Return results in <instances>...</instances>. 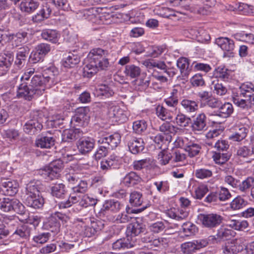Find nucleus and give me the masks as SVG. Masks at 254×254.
<instances>
[{"mask_svg": "<svg viewBox=\"0 0 254 254\" xmlns=\"http://www.w3.org/2000/svg\"><path fill=\"white\" fill-rule=\"evenodd\" d=\"M34 72V68L27 69L21 76V83L17 89V98L30 101L35 95L42 94L45 90V86L52 81L51 76H45L44 75H35L30 78Z\"/></svg>", "mask_w": 254, "mask_h": 254, "instance_id": "nucleus-1", "label": "nucleus"}, {"mask_svg": "<svg viewBox=\"0 0 254 254\" xmlns=\"http://www.w3.org/2000/svg\"><path fill=\"white\" fill-rule=\"evenodd\" d=\"M233 101L242 109H249L254 105V85L251 83L243 84L237 94L233 96Z\"/></svg>", "mask_w": 254, "mask_h": 254, "instance_id": "nucleus-2", "label": "nucleus"}, {"mask_svg": "<svg viewBox=\"0 0 254 254\" xmlns=\"http://www.w3.org/2000/svg\"><path fill=\"white\" fill-rule=\"evenodd\" d=\"M44 115L42 111L33 110L30 114V119L23 126L24 132L30 135L40 132L43 128L42 120Z\"/></svg>", "mask_w": 254, "mask_h": 254, "instance_id": "nucleus-3", "label": "nucleus"}, {"mask_svg": "<svg viewBox=\"0 0 254 254\" xmlns=\"http://www.w3.org/2000/svg\"><path fill=\"white\" fill-rule=\"evenodd\" d=\"M124 205L119 201L111 199L106 200L104 202L102 208L99 212L100 217H106L108 220V218L111 213H116L119 212L123 207Z\"/></svg>", "mask_w": 254, "mask_h": 254, "instance_id": "nucleus-4", "label": "nucleus"}, {"mask_svg": "<svg viewBox=\"0 0 254 254\" xmlns=\"http://www.w3.org/2000/svg\"><path fill=\"white\" fill-rule=\"evenodd\" d=\"M199 219L202 225L212 229L219 226L223 221V217L217 213L200 214Z\"/></svg>", "mask_w": 254, "mask_h": 254, "instance_id": "nucleus-5", "label": "nucleus"}, {"mask_svg": "<svg viewBox=\"0 0 254 254\" xmlns=\"http://www.w3.org/2000/svg\"><path fill=\"white\" fill-rule=\"evenodd\" d=\"M176 145L180 147H184L185 150L188 152L190 157L197 155L201 149L199 144L189 141L187 138H178L176 141Z\"/></svg>", "mask_w": 254, "mask_h": 254, "instance_id": "nucleus-6", "label": "nucleus"}, {"mask_svg": "<svg viewBox=\"0 0 254 254\" xmlns=\"http://www.w3.org/2000/svg\"><path fill=\"white\" fill-rule=\"evenodd\" d=\"M217 44L224 51V57H233L235 48L234 41L227 37H219L215 40Z\"/></svg>", "mask_w": 254, "mask_h": 254, "instance_id": "nucleus-7", "label": "nucleus"}, {"mask_svg": "<svg viewBox=\"0 0 254 254\" xmlns=\"http://www.w3.org/2000/svg\"><path fill=\"white\" fill-rule=\"evenodd\" d=\"M121 141V136L119 133L113 134H103L99 137L98 144H103L110 150L115 148Z\"/></svg>", "mask_w": 254, "mask_h": 254, "instance_id": "nucleus-8", "label": "nucleus"}, {"mask_svg": "<svg viewBox=\"0 0 254 254\" xmlns=\"http://www.w3.org/2000/svg\"><path fill=\"white\" fill-rule=\"evenodd\" d=\"M191 122V128L192 131L196 134H201L202 132L206 130V121L207 117L206 115L201 113L197 115Z\"/></svg>", "mask_w": 254, "mask_h": 254, "instance_id": "nucleus-9", "label": "nucleus"}, {"mask_svg": "<svg viewBox=\"0 0 254 254\" xmlns=\"http://www.w3.org/2000/svg\"><path fill=\"white\" fill-rule=\"evenodd\" d=\"M78 150L82 155H86L92 151L95 146V140L89 137H81L76 143Z\"/></svg>", "mask_w": 254, "mask_h": 254, "instance_id": "nucleus-10", "label": "nucleus"}, {"mask_svg": "<svg viewBox=\"0 0 254 254\" xmlns=\"http://www.w3.org/2000/svg\"><path fill=\"white\" fill-rule=\"evenodd\" d=\"M8 176L7 175L1 176V181L0 185L3 187L2 191L6 195L9 196L14 195L18 191V184L15 181H12L8 179H5V177Z\"/></svg>", "mask_w": 254, "mask_h": 254, "instance_id": "nucleus-11", "label": "nucleus"}, {"mask_svg": "<svg viewBox=\"0 0 254 254\" xmlns=\"http://www.w3.org/2000/svg\"><path fill=\"white\" fill-rule=\"evenodd\" d=\"M235 234L233 230L221 227L218 229L216 235L211 236L209 238V240H215L218 243L230 240Z\"/></svg>", "mask_w": 254, "mask_h": 254, "instance_id": "nucleus-12", "label": "nucleus"}, {"mask_svg": "<svg viewBox=\"0 0 254 254\" xmlns=\"http://www.w3.org/2000/svg\"><path fill=\"white\" fill-rule=\"evenodd\" d=\"M127 139L129 150L132 154H137L144 150V143L142 139L128 136Z\"/></svg>", "mask_w": 254, "mask_h": 254, "instance_id": "nucleus-13", "label": "nucleus"}, {"mask_svg": "<svg viewBox=\"0 0 254 254\" xmlns=\"http://www.w3.org/2000/svg\"><path fill=\"white\" fill-rule=\"evenodd\" d=\"M141 182L142 179L140 176L133 171L127 174L122 180L123 184L127 187H133Z\"/></svg>", "mask_w": 254, "mask_h": 254, "instance_id": "nucleus-14", "label": "nucleus"}, {"mask_svg": "<svg viewBox=\"0 0 254 254\" xmlns=\"http://www.w3.org/2000/svg\"><path fill=\"white\" fill-rule=\"evenodd\" d=\"M109 114L110 117L115 118L117 122L124 123L127 120V112L117 106L110 107Z\"/></svg>", "mask_w": 254, "mask_h": 254, "instance_id": "nucleus-15", "label": "nucleus"}, {"mask_svg": "<svg viewBox=\"0 0 254 254\" xmlns=\"http://www.w3.org/2000/svg\"><path fill=\"white\" fill-rule=\"evenodd\" d=\"M107 55L108 52L107 51L101 48H95L92 49L89 52L87 59L89 63L95 65L96 62L107 56Z\"/></svg>", "mask_w": 254, "mask_h": 254, "instance_id": "nucleus-16", "label": "nucleus"}, {"mask_svg": "<svg viewBox=\"0 0 254 254\" xmlns=\"http://www.w3.org/2000/svg\"><path fill=\"white\" fill-rule=\"evenodd\" d=\"M145 226L137 221L130 223L127 227V235L131 237H135L145 231Z\"/></svg>", "mask_w": 254, "mask_h": 254, "instance_id": "nucleus-17", "label": "nucleus"}, {"mask_svg": "<svg viewBox=\"0 0 254 254\" xmlns=\"http://www.w3.org/2000/svg\"><path fill=\"white\" fill-rule=\"evenodd\" d=\"M159 130L165 135V140L170 142L172 138V135H175L177 132L176 127L169 122L163 123L160 127Z\"/></svg>", "mask_w": 254, "mask_h": 254, "instance_id": "nucleus-18", "label": "nucleus"}, {"mask_svg": "<svg viewBox=\"0 0 254 254\" xmlns=\"http://www.w3.org/2000/svg\"><path fill=\"white\" fill-rule=\"evenodd\" d=\"M25 204L28 207L39 209L43 207L44 204V199L41 195L26 197Z\"/></svg>", "mask_w": 254, "mask_h": 254, "instance_id": "nucleus-19", "label": "nucleus"}, {"mask_svg": "<svg viewBox=\"0 0 254 254\" xmlns=\"http://www.w3.org/2000/svg\"><path fill=\"white\" fill-rule=\"evenodd\" d=\"M82 135V132L78 128L65 130L63 134L62 141L63 142H72L80 138Z\"/></svg>", "mask_w": 254, "mask_h": 254, "instance_id": "nucleus-20", "label": "nucleus"}, {"mask_svg": "<svg viewBox=\"0 0 254 254\" xmlns=\"http://www.w3.org/2000/svg\"><path fill=\"white\" fill-rule=\"evenodd\" d=\"M233 111V105L229 102H225L224 104L221 103L218 110L214 112V115L225 119L230 117Z\"/></svg>", "mask_w": 254, "mask_h": 254, "instance_id": "nucleus-21", "label": "nucleus"}, {"mask_svg": "<svg viewBox=\"0 0 254 254\" xmlns=\"http://www.w3.org/2000/svg\"><path fill=\"white\" fill-rule=\"evenodd\" d=\"M41 183L39 181L30 182L26 187V197L41 195Z\"/></svg>", "mask_w": 254, "mask_h": 254, "instance_id": "nucleus-22", "label": "nucleus"}, {"mask_svg": "<svg viewBox=\"0 0 254 254\" xmlns=\"http://www.w3.org/2000/svg\"><path fill=\"white\" fill-rule=\"evenodd\" d=\"M134 245V242L130 241L127 236V238L120 239L114 242L112 248L115 251H120L132 248Z\"/></svg>", "mask_w": 254, "mask_h": 254, "instance_id": "nucleus-23", "label": "nucleus"}, {"mask_svg": "<svg viewBox=\"0 0 254 254\" xmlns=\"http://www.w3.org/2000/svg\"><path fill=\"white\" fill-rule=\"evenodd\" d=\"M67 193L65 185L56 183L51 187V193L52 196L58 198H64Z\"/></svg>", "mask_w": 254, "mask_h": 254, "instance_id": "nucleus-24", "label": "nucleus"}, {"mask_svg": "<svg viewBox=\"0 0 254 254\" xmlns=\"http://www.w3.org/2000/svg\"><path fill=\"white\" fill-rule=\"evenodd\" d=\"M55 140L51 136H41L35 141L36 146L41 148H50L55 144Z\"/></svg>", "mask_w": 254, "mask_h": 254, "instance_id": "nucleus-25", "label": "nucleus"}, {"mask_svg": "<svg viewBox=\"0 0 254 254\" xmlns=\"http://www.w3.org/2000/svg\"><path fill=\"white\" fill-rule=\"evenodd\" d=\"M42 38L53 43H57L60 38V34L56 30L45 29L41 33Z\"/></svg>", "mask_w": 254, "mask_h": 254, "instance_id": "nucleus-26", "label": "nucleus"}, {"mask_svg": "<svg viewBox=\"0 0 254 254\" xmlns=\"http://www.w3.org/2000/svg\"><path fill=\"white\" fill-rule=\"evenodd\" d=\"M39 5L36 0H23L20 4V8L22 11L31 13L38 8Z\"/></svg>", "mask_w": 254, "mask_h": 254, "instance_id": "nucleus-27", "label": "nucleus"}, {"mask_svg": "<svg viewBox=\"0 0 254 254\" xmlns=\"http://www.w3.org/2000/svg\"><path fill=\"white\" fill-rule=\"evenodd\" d=\"M189 60L185 57H180L177 61V66L180 69L182 76H188L190 73Z\"/></svg>", "mask_w": 254, "mask_h": 254, "instance_id": "nucleus-28", "label": "nucleus"}, {"mask_svg": "<svg viewBox=\"0 0 254 254\" xmlns=\"http://www.w3.org/2000/svg\"><path fill=\"white\" fill-rule=\"evenodd\" d=\"M231 71L225 66H220L215 69L214 75L216 77L225 82H228L231 79Z\"/></svg>", "mask_w": 254, "mask_h": 254, "instance_id": "nucleus-29", "label": "nucleus"}, {"mask_svg": "<svg viewBox=\"0 0 254 254\" xmlns=\"http://www.w3.org/2000/svg\"><path fill=\"white\" fill-rule=\"evenodd\" d=\"M14 60V56L11 53L4 54L0 59V69L8 70Z\"/></svg>", "mask_w": 254, "mask_h": 254, "instance_id": "nucleus-30", "label": "nucleus"}, {"mask_svg": "<svg viewBox=\"0 0 254 254\" xmlns=\"http://www.w3.org/2000/svg\"><path fill=\"white\" fill-rule=\"evenodd\" d=\"M227 226L236 230L243 231L248 227L249 223L246 220L230 219L227 221Z\"/></svg>", "mask_w": 254, "mask_h": 254, "instance_id": "nucleus-31", "label": "nucleus"}, {"mask_svg": "<svg viewBox=\"0 0 254 254\" xmlns=\"http://www.w3.org/2000/svg\"><path fill=\"white\" fill-rule=\"evenodd\" d=\"M44 226L52 232L57 234L60 232L61 224L58 220L50 216L45 223Z\"/></svg>", "mask_w": 254, "mask_h": 254, "instance_id": "nucleus-32", "label": "nucleus"}, {"mask_svg": "<svg viewBox=\"0 0 254 254\" xmlns=\"http://www.w3.org/2000/svg\"><path fill=\"white\" fill-rule=\"evenodd\" d=\"M181 105L187 113L194 112L198 109V102L193 100L183 99L181 102Z\"/></svg>", "mask_w": 254, "mask_h": 254, "instance_id": "nucleus-33", "label": "nucleus"}, {"mask_svg": "<svg viewBox=\"0 0 254 254\" xmlns=\"http://www.w3.org/2000/svg\"><path fill=\"white\" fill-rule=\"evenodd\" d=\"M154 160L150 158H147L139 160H135L133 162V167L134 170H140L146 168H149L154 164Z\"/></svg>", "mask_w": 254, "mask_h": 254, "instance_id": "nucleus-34", "label": "nucleus"}, {"mask_svg": "<svg viewBox=\"0 0 254 254\" xmlns=\"http://www.w3.org/2000/svg\"><path fill=\"white\" fill-rule=\"evenodd\" d=\"M143 64L148 69L156 67L164 71L166 70L167 65L165 63L161 61H156L153 59H149L143 62Z\"/></svg>", "mask_w": 254, "mask_h": 254, "instance_id": "nucleus-35", "label": "nucleus"}, {"mask_svg": "<svg viewBox=\"0 0 254 254\" xmlns=\"http://www.w3.org/2000/svg\"><path fill=\"white\" fill-rule=\"evenodd\" d=\"M155 112L157 116L163 121L171 120L173 119L172 113L162 105L157 106Z\"/></svg>", "mask_w": 254, "mask_h": 254, "instance_id": "nucleus-36", "label": "nucleus"}, {"mask_svg": "<svg viewBox=\"0 0 254 254\" xmlns=\"http://www.w3.org/2000/svg\"><path fill=\"white\" fill-rule=\"evenodd\" d=\"M140 68L134 64H128L125 66L124 73L131 78L137 77L140 74Z\"/></svg>", "mask_w": 254, "mask_h": 254, "instance_id": "nucleus-37", "label": "nucleus"}, {"mask_svg": "<svg viewBox=\"0 0 254 254\" xmlns=\"http://www.w3.org/2000/svg\"><path fill=\"white\" fill-rule=\"evenodd\" d=\"M248 129L242 127L236 131V132L229 136V139L232 141H241L246 138L247 136Z\"/></svg>", "mask_w": 254, "mask_h": 254, "instance_id": "nucleus-38", "label": "nucleus"}, {"mask_svg": "<svg viewBox=\"0 0 254 254\" xmlns=\"http://www.w3.org/2000/svg\"><path fill=\"white\" fill-rule=\"evenodd\" d=\"M31 228L27 224H23L17 227L13 235H17L22 238L26 239L31 234Z\"/></svg>", "mask_w": 254, "mask_h": 254, "instance_id": "nucleus-39", "label": "nucleus"}, {"mask_svg": "<svg viewBox=\"0 0 254 254\" xmlns=\"http://www.w3.org/2000/svg\"><path fill=\"white\" fill-rule=\"evenodd\" d=\"M185 246H188V248H190L194 253L196 251L202 248L205 247L208 244L207 239H201L193 242H189L185 243Z\"/></svg>", "mask_w": 254, "mask_h": 254, "instance_id": "nucleus-40", "label": "nucleus"}, {"mask_svg": "<svg viewBox=\"0 0 254 254\" xmlns=\"http://www.w3.org/2000/svg\"><path fill=\"white\" fill-rule=\"evenodd\" d=\"M80 62V58L77 55L69 53L68 56L63 62V64L65 67L71 68L75 66Z\"/></svg>", "mask_w": 254, "mask_h": 254, "instance_id": "nucleus-41", "label": "nucleus"}, {"mask_svg": "<svg viewBox=\"0 0 254 254\" xmlns=\"http://www.w3.org/2000/svg\"><path fill=\"white\" fill-rule=\"evenodd\" d=\"M77 227L79 229V233L85 237H91L96 234L91 225H86L85 222L82 220L80 221V223L77 225Z\"/></svg>", "mask_w": 254, "mask_h": 254, "instance_id": "nucleus-42", "label": "nucleus"}, {"mask_svg": "<svg viewBox=\"0 0 254 254\" xmlns=\"http://www.w3.org/2000/svg\"><path fill=\"white\" fill-rule=\"evenodd\" d=\"M147 128V124L144 120H137L133 123V131L136 134H142L144 133Z\"/></svg>", "mask_w": 254, "mask_h": 254, "instance_id": "nucleus-43", "label": "nucleus"}, {"mask_svg": "<svg viewBox=\"0 0 254 254\" xmlns=\"http://www.w3.org/2000/svg\"><path fill=\"white\" fill-rule=\"evenodd\" d=\"M75 193L70 194L68 199L65 201H62L58 204V206L60 209H64L70 207L73 204H74L79 201L80 197L79 196L75 194Z\"/></svg>", "mask_w": 254, "mask_h": 254, "instance_id": "nucleus-44", "label": "nucleus"}, {"mask_svg": "<svg viewBox=\"0 0 254 254\" xmlns=\"http://www.w3.org/2000/svg\"><path fill=\"white\" fill-rule=\"evenodd\" d=\"M182 227L183 232L186 236L194 235L198 232V228L196 226L190 222L183 223Z\"/></svg>", "mask_w": 254, "mask_h": 254, "instance_id": "nucleus-45", "label": "nucleus"}, {"mask_svg": "<svg viewBox=\"0 0 254 254\" xmlns=\"http://www.w3.org/2000/svg\"><path fill=\"white\" fill-rule=\"evenodd\" d=\"M129 203L132 206H140L142 204L143 198L142 193L134 191L130 194Z\"/></svg>", "mask_w": 254, "mask_h": 254, "instance_id": "nucleus-46", "label": "nucleus"}, {"mask_svg": "<svg viewBox=\"0 0 254 254\" xmlns=\"http://www.w3.org/2000/svg\"><path fill=\"white\" fill-rule=\"evenodd\" d=\"M80 13L82 15V17L89 21L92 22H95L97 11L96 9L92 7L88 9H85L80 11Z\"/></svg>", "mask_w": 254, "mask_h": 254, "instance_id": "nucleus-47", "label": "nucleus"}, {"mask_svg": "<svg viewBox=\"0 0 254 254\" xmlns=\"http://www.w3.org/2000/svg\"><path fill=\"white\" fill-rule=\"evenodd\" d=\"M248 204V201L240 196L235 197L231 202V208L234 210H239L245 207Z\"/></svg>", "mask_w": 254, "mask_h": 254, "instance_id": "nucleus-48", "label": "nucleus"}, {"mask_svg": "<svg viewBox=\"0 0 254 254\" xmlns=\"http://www.w3.org/2000/svg\"><path fill=\"white\" fill-rule=\"evenodd\" d=\"M131 218L127 213H122L116 216H110L108 220L117 223H126L129 221Z\"/></svg>", "mask_w": 254, "mask_h": 254, "instance_id": "nucleus-49", "label": "nucleus"}, {"mask_svg": "<svg viewBox=\"0 0 254 254\" xmlns=\"http://www.w3.org/2000/svg\"><path fill=\"white\" fill-rule=\"evenodd\" d=\"M242 250V247L235 243H228L223 249L225 254H237Z\"/></svg>", "mask_w": 254, "mask_h": 254, "instance_id": "nucleus-50", "label": "nucleus"}, {"mask_svg": "<svg viewBox=\"0 0 254 254\" xmlns=\"http://www.w3.org/2000/svg\"><path fill=\"white\" fill-rule=\"evenodd\" d=\"M254 184V178L249 177L242 182L238 183V189L242 192H246Z\"/></svg>", "mask_w": 254, "mask_h": 254, "instance_id": "nucleus-51", "label": "nucleus"}, {"mask_svg": "<svg viewBox=\"0 0 254 254\" xmlns=\"http://www.w3.org/2000/svg\"><path fill=\"white\" fill-rule=\"evenodd\" d=\"M176 123L177 125L181 127H188L191 123V119L186 115L180 113L175 118Z\"/></svg>", "mask_w": 254, "mask_h": 254, "instance_id": "nucleus-52", "label": "nucleus"}, {"mask_svg": "<svg viewBox=\"0 0 254 254\" xmlns=\"http://www.w3.org/2000/svg\"><path fill=\"white\" fill-rule=\"evenodd\" d=\"M168 244V240L166 238L159 237L154 238L153 237L150 246V249L156 250V248L165 247Z\"/></svg>", "mask_w": 254, "mask_h": 254, "instance_id": "nucleus-53", "label": "nucleus"}, {"mask_svg": "<svg viewBox=\"0 0 254 254\" xmlns=\"http://www.w3.org/2000/svg\"><path fill=\"white\" fill-rule=\"evenodd\" d=\"M171 159H172V154L167 150H163L158 154V160L161 165L167 164Z\"/></svg>", "mask_w": 254, "mask_h": 254, "instance_id": "nucleus-54", "label": "nucleus"}, {"mask_svg": "<svg viewBox=\"0 0 254 254\" xmlns=\"http://www.w3.org/2000/svg\"><path fill=\"white\" fill-rule=\"evenodd\" d=\"M212 85H213L214 91L218 95L222 96L227 93L226 86L220 82L219 80L213 81Z\"/></svg>", "mask_w": 254, "mask_h": 254, "instance_id": "nucleus-55", "label": "nucleus"}, {"mask_svg": "<svg viewBox=\"0 0 254 254\" xmlns=\"http://www.w3.org/2000/svg\"><path fill=\"white\" fill-rule=\"evenodd\" d=\"M99 147L94 155V158L96 160L106 157L108 154L109 151L111 150L107 146L103 145V144H99Z\"/></svg>", "mask_w": 254, "mask_h": 254, "instance_id": "nucleus-56", "label": "nucleus"}, {"mask_svg": "<svg viewBox=\"0 0 254 254\" xmlns=\"http://www.w3.org/2000/svg\"><path fill=\"white\" fill-rule=\"evenodd\" d=\"M157 190L159 193L164 194L169 191L170 185L167 181H157L154 183Z\"/></svg>", "mask_w": 254, "mask_h": 254, "instance_id": "nucleus-57", "label": "nucleus"}, {"mask_svg": "<svg viewBox=\"0 0 254 254\" xmlns=\"http://www.w3.org/2000/svg\"><path fill=\"white\" fill-rule=\"evenodd\" d=\"M88 189V184L86 181L80 180L76 183L75 186L72 188L74 193H85Z\"/></svg>", "mask_w": 254, "mask_h": 254, "instance_id": "nucleus-58", "label": "nucleus"}, {"mask_svg": "<svg viewBox=\"0 0 254 254\" xmlns=\"http://www.w3.org/2000/svg\"><path fill=\"white\" fill-rule=\"evenodd\" d=\"M99 95L104 96L106 97H110L114 94L113 90L109 86L103 84L99 86L97 89Z\"/></svg>", "mask_w": 254, "mask_h": 254, "instance_id": "nucleus-59", "label": "nucleus"}, {"mask_svg": "<svg viewBox=\"0 0 254 254\" xmlns=\"http://www.w3.org/2000/svg\"><path fill=\"white\" fill-rule=\"evenodd\" d=\"M12 200L8 197L0 198V209L4 212L11 211Z\"/></svg>", "mask_w": 254, "mask_h": 254, "instance_id": "nucleus-60", "label": "nucleus"}, {"mask_svg": "<svg viewBox=\"0 0 254 254\" xmlns=\"http://www.w3.org/2000/svg\"><path fill=\"white\" fill-rule=\"evenodd\" d=\"M236 155L239 159L248 158L252 156L251 149L246 146L240 147L236 151Z\"/></svg>", "mask_w": 254, "mask_h": 254, "instance_id": "nucleus-61", "label": "nucleus"}, {"mask_svg": "<svg viewBox=\"0 0 254 254\" xmlns=\"http://www.w3.org/2000/svg\"><path fill=\"white\" fill-rule=\"evenodd\" d=\"M97 200L88 195H84L79 201V205L82 207H87L89 206L95 205Z\"/></svg>", "mask_w": 254, "mask_h": 254, "instance_id": "nucleus-62", "label": "nucleus"}, {"mask_svg": "<svg viewBox=\"0 0 254 254\" xmlns=\"http://www.w3.org/2000/svg\"><path fill=\"white\" fill-rule=\"evenodd\" d=\"M212 176V172L209 169L200 168L195 170V176L200 179H204L211 177Z\"/></svg>", "mask_w": 254, "mask_h": 254, "instance_id": "nucleus-63", "label": "nucleus"}, {"mask_svg": "<svg viewBox=\"0 0 254 254\" xmlns=\"http://www.w3.org/2000/svg\"><path fill=\"white\" fill-rule=\"evenodd\" d=\"M164 223L162 221H157L150 224L148 226L149 230L153 233H159L165 229Z\"/></svg>", "mask_w": 254, "mask_h": 254, "instance_id": "nucleus-64", "label": "nucleus"}]
</instances>
